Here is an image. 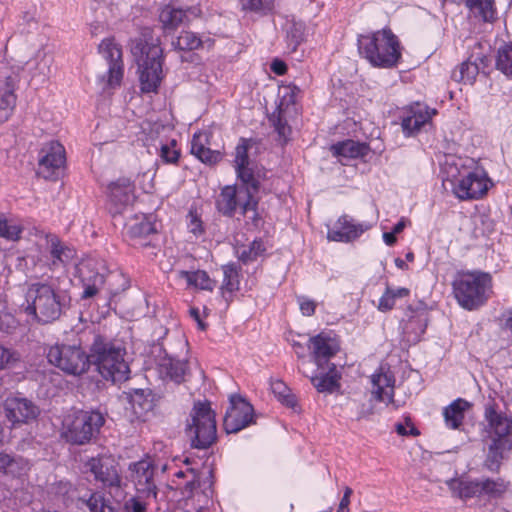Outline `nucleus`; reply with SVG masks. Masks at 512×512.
<instances>
[{"label":"nucleus","instance_id":"412c9836","mask_svg":"<svg viewBox=\"0 0 512 512\" xmlns=\"http://www.w3.org/2000/svg\"><path fill=\"white\" fill-rule=\"evenodd\" d=\"M18 76L9 72L6 67L0 68V123L7 121L16 106L14 93Z\"/></svg>","mask_w":512,"mask_h":512},{"label":"nucleus","instance_id":"7ed1b4c3","mask_svg":"<svg viewBox=\"0 0 512 512\" xmlns=\"http://www.w3.org/2000/svg\"><path fill=\"white\" fill-rule=\"evenodd\" d=\"M69 302L66 291L57 289L52 283L38 282L28 287L22 307L32 320L46 324L59 319Z\"/></svg>","mask_w":512,"mask_h":512},{"label":"nucleus","instance_id":"774afa93","mask_svg":"<svg viewBox=\"0 0 512 512\" xmlns=\"http://www.w3.org/2000/svg\"><path fill=\"white\" fill-rule=\"evenodd\" d=\"M503 320L505 327L512 331V309L504 314Z\"/></svg>","mask_w":512,"mask_h":512},{"label":"nucleus","instance_id":"bb28decb","mask_svg":"<svg viewBox=\"0 0 512 512\" xmlns=\"http://www.w3.org/2000/svg\"><path fill=\"white\" fill-rule=\"evenodd\" d=\"M156 232L157 228L152 215H136L127 224V233L132 239L139 241L140 245H146L141 240Z\"/></svg>","mask_w":512,"mask_h":512},{"label":"nucleus","instance_id":"e2e57ef3","mask_svg":"<svg viewBox=\"0 0 512 512\" xmlns=\"http://www.w3.org/2000/svg\"><path fill=\"white\" fill-rule=\"evenodd\" d=\"M271 70L277 75H283L286 73L287 66L283 61L275 59L271 63Z\"/></svg>","mask_w":512,"mask_h":512},{"label":"nucleus","instance_id":"4468645a","mask_svg":"<svg viewBox=\"0 0 512 512\" xmlns=\"http://www.w3.org/2000/svg\"><path fill=\"white\" fill-rule=\"evenodd\" d=\"M66 162L64 146L58 141L44 144L39 152L38 175L45 179H56Z\"/></svg>","mask_w":512,"mask_h":512},{"label":"nucleus","instance_id":"393cba45","mask_svg":"<svg viewBox=\"0 0 512 512\" xmlns=\"http://www.w3.org/2000/svg\"><path fill=\"white\" fill-rule=\"evenodd\" d=\"M6 417L12 424L26 423L38 415V408L28 399L11 396L5 400Z\"/></svg>","mask_w":512,"mask_h":512},{"label":"nucleus","instance_id":"13d9d810","mask_svg":"<svg viewBox=\"0 0 512 512\" xmlns=\"http://www.w3.org/2000/svg\"><path fill=\"white\" fill-rule=\"evenodd\" d=\"M504 448V442L500 440H493V443L489 447L488 453V467L492 468V466L498 463L499 459L502 458V450Z\"/></svg>","mask_w":512,"mask_h":512},{"label":"nucleus","instance_id":"20e7f679","mask_svg":"<svg viewBox=\"0 0 512 512\" xmlns=\"http://www.w3.org/2000/svg\"><path fill=\"white\" fill-rule=\"evenodd\" d=\"M131 53L137 64L141 92L156 93L164 79V55L159 40L139 37L133 40Z\"/></svg>","mask_w":512,"mask_h":512},{"label":"nucleus","instance_id":"39448f33","mask_svg":"<svg viewBox=\"0 0 512 512\" xmlns=\"http://www.w3.org/2000/svg\"><path fill=\"white\" fill-rule=\"evenodd\" d=\"M125 349L115 342L97 335L90 346L91 365L106 381L124 382L129 378L130 368L125 360Z\"/></svg>","mask_w":512,"mask_h":512},{"label":"nucleus","instance_id":"f257e3e1","mask_svg":"<svg viewBox=\"0 0 512 512\" xmlns=\"http://www.w3.org/2000/svg\"><path fill=\"white\" fill-rule=\"evenodd\" d=\"M251 145V140L242 138L236 146L234 166L242 185L240 187L234 185L223 187L216 200V207L220 213L229 217L234 216L238 209L243 216L251 213L249 218L256 224L258 202L254 194L259 189V180L248 157Z\"/></svg>","mask_w":512,"mask_h":512},{"label":"nucleus","instance_id":"9d476101","mask_svg":"<svg viewBox=\"0 0 512 512\" xmlns=\"http://www.w3.org/2000/svg\"><path fill=\"white\" fill-rule=\"evenodd\" d=\"M186 433L196 448H207L216 439L215 413L208 402L194 404L187 421Z\"/></svg>","mask_w":512,"mask_h":512},{"label":"nucleus","instance_id":"680f3d73","mask_svg":"<svg viewBox=\"0 0 512 512\" xmlns=\"http://www.w3.org/2000/svg\"><path fill=\"white\" fill-rule=\"evenodd\" d=\"M13 359V353L3 346H0V369L4 368Z\"/></svg>","mask_w":512,"mask_h":512},{"label":"nucleus","instance_id":"f03ea898","mask_svg":"<svg viewBox=\"0 0 512 512\" xmlns=\"http://www.w3.org/2000/svg\"><path fill=\"white\" fill-rule=\"evenodd\" d=\"M443 186L460 201L484 198L494 183L474 159L449 155L442 167Z\"/></svg>","mask_w":512,"mask_h":512},{"label":"nucleus","instance_id":"7c9ffc66","mask_svg":"<svg viewBox=\"0 0 512 512\" xmlns=\"http://www.w3.org/2000/svg\"><path fill=\"white\" fill-rule=\"evenodd\" d=\"M45 240L53 265L68 264L75 257V250L64 245L55 234H46Z\"/></svg>","mask_w":512,"mask_h":512},{"label":"nucleus","instance_id":"4be33fe9","mask_svg":"<svg viewBox=\"0 0 512 512\" xmlns=\"http://www.w3.org/2000/svg\"><path fill=\"white\" fill-rule=\"evenodd\" d=\"M372 396L379 402L398 408L394 400L395 377L389 368L381 366L371 375Z\"/></svg>","mask_w":512,"mask_h":512},{"label":"nucleus","instance_id":"f704fd0d","mask_svg":"<svg viewBox=\"0 0 512 512\" xmlns=\"http://www.w3.org/2000/svg\"><path fill=\"white\" fill-rule=\"evenodd\" d=\"M470 408V403L464 399L454 400L443 411L445 424L448 428L457 429L463 422L465 411Z\"/></svg>","mask_w":512,"mask_h":512},{"label":"nucleus","instance_id":"de8ad7c7","mask_svg":"<svg viewBox=\"0 0 512 512\" xmlns=\"http://www.w3.org/2000/svg\"><path fill=\"white\" fill-rule=\"evenodd\" d=\"M465 5L473 12L482 17L484 21L494 18L493 0H464Z\"/></svg>","mask_w":512,"mask_h":512},{"label":"nucleus","instance_id":"72a5a7b5","mask_svg":"<svg viewBox=\"0 0 512 512\" xmlns=\"http://www.w3.org/2000/svg\"><path fill=\"white\" fill-rule=\"evenodd\" d=\"M187 19V13L181 8L167 5L162 8L159 14V21L166 33L175 31Z\"/></svg>","mask_w":512,"mask_h":512},{"label":"nucleus","instance_id":"ea45409f","mask_svg":"<svg viewBox=\"0 0 512 512\" xmlns=\"http://www.w3.org/2000/svg\"><path fill=\"white\" fill-rule=\"evenodd\" d=\"M180 279H184L188 287H194L200 290L212 291L215 287V281L203 270L197 271H178Z\"/></svg>","mask_w":512,"mask_h":512},{"label":"nucleus","instance_id":"5701e85b","mask_svg":"<svg viewBox=\"0 0 512 512\" xmlns=\"http://www.w3.org/2000/svg\"><path fill=\"white\" fill-rule=\"evenodd\" d=\"M436 114V109L424 104L415 103L411 105L407 109L406 115L402 117L401 127L404 135L410 137L418 133Z\"/></svg>","mask_w":512,"mask_h":512},{"label":"nucleus","instance_id":"79ce46f5","mask_svg":"<svg viewBox=\"0 0 512 512\" xmlns=\"http://www.w3.org/2000/svg\"><path fill=\"white\" fill-rule=\"evenodd\" d=\"M409 294V289L404 287H398L395 289L387 287L379 299L377 308L381 312L390 311L394 307L397 299L406 298Z\"/></svg>","mask_w":512,"mask_h":512},{"label":"nucleus","instance_id":"a211bd4d","mask_svg":"<svg viewBox=\"0 0 512 512\" xmlns=\"http://www.w3.org/2000/svg\"><path fill=\"white\" fill-rule=\"evenodd\" d=\"M371 227V223L356 222L350 216L343 215L339 217L333 227L328 229L327 238L330 241L348 243L358 239Z\"/></svg>","mask_w":512,"mask_h":512},{"label":"nucleus","instance_id":"2f4dec72","mask_svg":"<svg viewBox=\"0 0 512 512\" xmlns=\"http://www.w3.org/2000/svg\"><path fill=\"white\" fill-rule=\"evenodd\" d=\"M208 144V133L205 131L196 132L191 140V153L204 163H215L220 158V153L211 150Z\"/></svg>","mask_w":512,"mask_h":512},{"label":"nucleus","instance_id":"8fccbe9b","mask_svg":"<svg viewBox=\"0 0 512 512\" xmlns=\"http://www.w3.org/2000/svg\"><path fill=\"white\" fill-rule=\"evenodd\" d=\"M351 411L355 415L357 421L369 420L374 414V404L371 399L351 400Z\"/></svg>","mask_w":512,"mask_h":512},{"label":"nucleus","instance_id":"1a4fd4ad","mask_svg":"<svg viewBox=\"0 0 512 512\" xmlns=\"http://www.w3.org/2000/svg\"><path fill=\"white\" fill-rule=\"evenodd\" d=\"M104 424V417L96 411H73L62 421V436L72 444L89 442Z\"/></svg>","mask_w":512,"mask_h":512},{"label":"nucleus","instance_id":"4d7b16f0","mask_svg":"<svg viewBox=\"0 0 512 512\" xmlns=\"http://www.w3.org/2000/svg\"><path fill=\"white\" fill-rule=\"evenodd\" d=\"M395 430L400 436H418L419 431L412 423L409 416H404L403 421H399L395 424Z\"/></svg>","mask_w":512,"mask_h":512},{"label":"nucleus","instance_id":"69168bd1","mask_svg":"<svg viewBox=\"0 0 512 512\" xmlns=\"http://www.w3.org/2000/svg\"><path fill=\"white\" fill-rule=\"evenodd\" d=\"M189 312H190L191 317L197 322L198 327L201 330H204L205 329V324L201 320L199 309L198 308H191Z\"/></svg>","mask_w":512,"mask_h":512},{"label":"nucleus","instance_id":"aec40b11","mask_svg":"<svg viewBox=\"0 0 512 512\" xmlns=\"http://www.w3.org/2000/svg\"><path fill=\"white\" fill-rule=\"evenodd\" d=\"M86 466L95 479L107 487H120L121 477L115 459L111 456L91 458Z\"/></svg>","mask_w":512,"mask_h":512},{"label":"nucleus","instance_id":"5fc2aeb1","mask_svg":"<svg viewBox=\"0 0 512 512\" xmlns=\"http://www.w3.org/2000/svg\"><path fill=\"white\" fill-rule=\"evenodd\" d=\"M186 225L189 233H191L196 239L205 234V226L197 210H189L186 216Z\"/></svg>","mask_w":512,"mask_h":512},{"label":"nucleus","instance_id":"cd10ccee","mask_svg":"<svg viewBox=\"0 0 512 512\" xmlns=\"http://www.w3.org/2000/svg\"><path fill=\"white\" fill-rule=\"evenodd\" d=\"M485 417L489 424L490 433L495 436L493 440L504 442V438L512 432V419L498 413L493 407H488Z\"/></svg>","mask_w":512,"mask_h":512},{"label":"nucleus","instance_id":"ddd939ff","mask_svg":"<svg viewBox=\"0 0 512 512\" xmlns=\"http://www.w3.org/2000/svg\"><path fill=\"white\" fill-rule=\"evenodd\" d=\"M175 475L188 479L182 494L191 498L197 497L199 504L196 509L208 504L212 496L211 470L205 469V471L197 472L194 468H187L186 471L180 470Z\"/></svg>","mask_w":512,"mask_h":512},{"label":"nucleus","instance_id":"603ef678","mask_svg":"<svg viewBox=\"0 0 512 512\" xmlns=\"http://www.w3.org/2000/svg\"><path fill=\"white\" fill-rule=\"evenodd\" d=\"M305 24L303 22H292L287 29V42L292 51H295L304 40Z\"/></svg>","mask_w":512,"mask_h":512},{"label":"nucleus","instance_id":"b1692460","mask_svg":"<svg viewBox=\"0 0 512 512\" xmlns=\"http://www.w3.org/2000/svg\"><path fill=\"white\" fill-rule=\"evenodd\" d=\"M130 478L138 493L145 496L156 497V486L154 483V468L150 460L142 459L129 466Z\"/></svg>","mask_w":512,"mask_h":512},{"label":"nucleus","instance_id":"6ab92c4d","mask_svg":"<svg viewBox=\"0 0 512 512\" xmlns=\"http://www.w3.org/2000/svg\"><path fill=\"white\" fill-rule=\"evenodd\" d=\"M308 347L318 370H325V365H330V358L339 350L337 340L325 332L310 337Z\"/></svg>","mask_w":512,"mask_h":512},{"label":"nucleus","instance_id":"473e14b6","mask_svg":"<svg viewBox=\"0 0 512 512\" xmlns=\"http://www.w3.org/2000/svg\"><path fill=\"white\" fill-rule=\"evenodd\" d=\"M447 485L452 494L461 500L480 498L479 480L455 478L449 480Z\"/></svg>","mask_w":512,"mask_h":512},{"label":"nucleus","instance_id":"37998d69","mask_svg":"<svg viewBox=\"0 0 512 512\" xmlns=\"http://www.w3.org/2000/svg\"><path fill=\"white\" fill-rule=\"evenodd\" d=\"M238 3L241 11L264 16L274 10L276 0H238Z\"/></svg>","mask_w":512,"mask_h":512},{"label":"nucleus","instance_id":"0eeeda50","mask_svg":"<svg viewBox=\"0 0 512 512\" xmlns=\"http://www.w3.org/2000/svg\"><path fill=\"white\" fill-rule=\"evenodd\" d=\"M358 48L360 54L374 67L392 68L401 58L400 43L388 29L360 36Z\"/></svg>","mask_w":512,"mask_h":512},{"label":"nucleus","instance_id":"9b49d317","mask_svg":"<svg viewBox=\"0 0 512 512\" xmlns=\"http://www.w3.org/2000/svg\"><path fill=\"white\" fill-rule=\"evenodd\" d=\"M299 89L293 85L282 86L279 89V103L270 115L269 121L283 141H287L291 134L288 120L296 114V99Z\"/></svg>","mask_w":512,"mask_h":512},{"label":"nucleus","instance_id":"864d4df0","mask_svg":"<svg viewBox=\"0 0 512 512\" xmlns=\"http://www.w3.org/2000/svg\"><path fill=\"white\" fill-rule=\"evenodd\" d=\"M159 156L165 163H176L180 156L177 141L175 139H170L166 142L161 140Z\"/></svg>","mask_w":512,"mask_h":512},{"label":"nucleus","instance_id":"e433bc0d","mask_svg":"<svg viewBox=\"0 0 512 512\" xmlns=\"http://www.w3.org/2000/svg\"><path fill=\"white\" fill-rule=\"evenodd\" d=\"M223 281L220 287L222 296L226 302H230L236 291L239 290V273L234 264H227L222 267Z\"/></svg>","mask_w":512,"mask_h":512},{"label":"nucleus","instance_id":"49530a36","mask_svg":"<svg viewBox=\"0 0 512 512\" xmlns=\"http://www.w3.org/2000/svg\"><path fill=\"white\" fill-rule=\"evenodd\" d=\"M270 389L274 396L281 402L283 405L287 407H294L296 404V399L294 395L291 393V390L288 386L279 379L271 380Z\"/></svg>","mask_w":512,"mask_h":512},{"label":"nucleus","instance_id":"c756f323","mask_svg":"<svg viewBox=\"0 0 512 512\" xmlns=\"http://www.w3.org/2000/svg\"><path fill=\"white\" fill-rule=\"evenodd\" d=\"M158 368L159 373L164 378H168L175 383H181L184 381V376L187 371V362L166 355L160 360Z\"/></svg>","mask_w":512,"mask_h":512},{"label":"nucleus","instance_id":"bf43d9fd","mask_svg":"<svg viewBox=\"0 0 512 512\" xmlns=\"http://www.w3.org/2000/svg\"><path fill=\"white\" fill-rule=\"evenodd\" d=\"M297 301L300 311L304 316H312L315 313L316 304L313 300L305 296H299Z\"/></svg>","mask_w":512,"mask_h":512},{"label":"nucleus","instance_id":"f8f14e48","mask_svg":"<svg viewBox=\"0 0 512 512\" xmlns=\"http://www.w3.org/2000/svg\"><path fill=\"white\" fill-rule=\"evenodd\" d=\"M98 52L108 64L107 72L98 79L102 89L105 91L119 87L124 75L120 46L115 42L114 38H105L99 44Z\"/></svg>","mask_w":512,"mask_h":512},{"label":"nucleus","instance_id":"dca6fc26","mask_svg":"<svg viewBox=\"0 0 512 512\" xmlns=\"http://www.w3.org/2000/svg\"><path fill=\"white\" fill-rule=\"evenodd\" d=\"M254 419L252 405L238 395L230 396V406L224 417V429L227 433H237L248 427Z\"/></svg>","mask_w":512,"mask_h":512},{"label":"nucleus","instance_id":"0e129e2a","mask_svg":"<svg viewBox=\"0 0 512 512\" xmlns=\"http://www.w3.org/2000/svg\"><path fill=\"white\" fill-rule=\"evenodd\" d=\"M353 491L350 487H346L345 490H344V495L339 503V507L338 508H341L342 510L343 509H349V504H350V497L352 495Z\"/></svg>","mask_w":512,"mask_h":512},{"label":"nucleus","instance_id":"f3484780","mask_svg":"<svg viewBox=\"0 0 512 512\" xmlns=\"http://www.w3.org/2000/svg\"><path fill=\"white\" fill-rule=\"evenodd\" d=\"M103 261L88 257L77 265V273L84 287L82 298L95 296L104 284Z\"/></svg>","mask_w":512,"mask_h":512},{"label":"nucleus","instance_id":"423d86ee","mask_svg":"<svg viewBox=\"0 0 512 512\" xmlns=\"http://www.w3.org/2000/svg\"><path fill=\"white\" fill-rule=\"evenodd\" d=\"M453 295L458 305L475 311L485 306L493 295V278L479 270L460 273L452 282Z\"/></svg>","mask_w":512,"mask_h":512},{"label":"nucleus","instance_id":"a19ab883","mask_svg":"<svg viewBox=\"0 0 512 512\" xmlns=\"http://www.w3.org/2000/svg\"><path fill=\"white\" fill-rule=\"evenodd\" d=\"M80 508H88L90 512H117L116 507L111 505L101 493H92L89 498H80L78 501Z\"/></svg>","mask_w":512,"mask_h":512},{"label":"nucleus","instance_id":"c03bdc74","mask_svg":"<svg viewBox=\"0 0 512 512\" xmlns=\"http://www.w3.org/2000/svg\"><path fill=\"white\" fill-rule=\"evenodd\" d=\"M479 74V67L476 63L465 61L461 63L457 70H454L452 77L454 80L464 84H473Z\"/></svg>","mask_w":512,"mask_h":512},{"label":"nucleus","instance_id":"338daca9","mask_svg":"<svg viewBox=\"0 0 512 512\" xmlns=\"http://www.w3.org/2000/svg\"><path fill=\"white\" fill-rule=\"evenodd\" d=\"M408 224H409V221L406 218L402 217L398 221V223L393 227L392 232L395 233V234H399V233H401L404 230V228Z\"/></svg>","mask_w":512,"mask_h":512},{"label":"nucleus","instance_id":"2eb2a0df","mask_svg":"<svg viewBox=\"0 0 512 512\" xmlns=\"http://www.w3.org/2000/svg\"><path fill=\"white\" fill-rule=\"evenodd\" d=\"M135 201V187L130 179L119 178L106 190V208L112 215L123 213Z\"/></svg>","mask_w":512,"mask_h":512},{"label":"nucleus","instance_id":"3c124183","mask_svg":"<svg viewBox=\"0 0 512 512\" xmlns=\"http://www.w3.org/2000/svg\"><path fill=\"white\" fill-rule=\"evenodd\" d=\"M496 66L502 73L512 77V44L505 45L498 50Z\"/></svg>","mask_w":512,"mask_h":512},{"label":"nucleus","instance_id":"c85d7f7f","mask_svg":"<svg viewBox=\"0 0 512 512\" xmlns=\"http://www.w3.org/2000/svg\"><path fill=\"white\" fill-rule=\"evenodd\" d=\"M327 372H316L310 376V381L320 393H332L339 388L340 374L334 364L325 365Z\"/></svg>","mask_w":512,"mask_h":512},{"label":"nucleus","instance_id":"6e6d98bb","mask_svg":"<svg viewBox=\"0 0 512 512\" xmlns=\"http://www.w3.org/2000/svg\"><path fill=\"white\" fill-rule=\"evenodd\" d=\"M23 231L21 225L17 223L8 222L3 214L0 213V236L11 241H16L20 238Z\"/></svg>","mask_w":512,"mask_h":512},{"label":"nucleus","instance_id":"6e6552de","mask_svg":"<svg viewBox=\"0 0 512 512\" xmlns=\"http://www.w3.org/2000/svg\"><path fill=\"white\" fill-rule=\"evenodd\" d=\"M47 360L65 375L81 377L91 367L90 352L87 353L81 345L57 343L47 351Z\"/></svg>","mask_w":512,"mask_h":512},{"label":"nucleus","instance_id":"4c0bfd02","mask_svg":"<svg viewBox=\"0 0 512 512\" xmlns=\"http://www.w3.org/2000/svg\"><path fill=\"white\" fill-rule=\"evenodd\" d=\"M509 483L502 478L479 480L480 498L499 499L508 491Z\"/></svg>","mask_w":512,"mask_h":512},{"label":"nucleus","instance_id":"052dcab7","mask_svg":"<svg viewBox=\"0 0 512 512\" xmlns=\"http://www.w3.org/2000/svg\"><path fill=\"white\" fill-rule=\"evenodd\" d=\"M126 512H146V504L138 497L128 499L124 504Z\"/></svg>","mask_w":512,"mask_h":512},{"label":"nucleus","instance_id":"09e8293b","mask_svg":"<svg viewBox=\"0 0 512 512\" xmlns=\"http://www.w3.org/2000/svg\"><path fill=\"white\" fill-rule=\"evenodd\" d=\"M201 38L192 31H182L173 42L175 48L179 50H195L202 46Z\"/></svg>","mask_w":512,"mask_h":512},{"label":"nucleus","instance_id":"58836bf2","mask_svg":"<svg viewBox=\"0 0 512 512\" xmlns=\"http://www.w3.org/2000/svg\"><path fill=\"white\" fill-rule=\"evenodd\" d=\"M127 398L136 418L144 417L153 408L151 395L142 389H136L128 393Z\"/></svg>","mask_w":512,"mask_h":512},{"label":"nucleus","instance_id":"a878e982","mask_svg":"<svg viewBox=\"0 0 512 512\" xmlns=\"http://www.w3.org/2000/svg\"><path fill=\"white\" fill-rule=\"evenodd\" d=\"M31 468L29 460L22 456L0 453V473L11 477L25 476Z\"/></svg>","mask_w":512,"mask_h":512},{"label":"nucleus","instance_id":"a18cd8bd","mask_svg":"<svg viewBox=\"0 0 512 512\" xmlns=\"http://www.w3.org/2000/svg\"><path fill=\"white\" fill-rule=\"evenodd\" d=\"M265 251L261 240H254L248 246L242 245L236 248L237 257L244 263L256 260Z\"/></svg>","mask_w":512,"mask_h":512},{"label":"nucleus","instance_id":"c9c22d12","mask_svg":"<svg viewBox=\"0 0 512 512\" xmlns=\"http://www.w3.org/2000/svg\"><path fill=\"white\" fill-rule=\"evenodd\" d=\"M331 150L340 161H343L344 159H353L366 155L368 148L364 143L346 140L334 144Z\"/></svg>","mask_w":512,"mask_h":512}]
</instances>
